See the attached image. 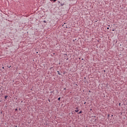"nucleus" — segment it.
I'll use <instances>...</instances> for the list:
<instances>
[{"mask_svg":"<svg viewBox=\"0 0 127 127\" xmlns=\"http://www.w3.org/2000/svg\"><path fill=\"white\" fill-rule=\"evenodd\" d=\"M78 114H82V111L79 112L78 113Z\"/></svg>","mask_w":127,"mask_h":127,"instance_id":"7ed1b4c3","label":"nucleus"},{"mask_svg":"<svg viewBox=\"0 0 127 127\" xmlns=\"http://www.w3.org/2000/svg\"><path fill=\"white\" fill-rule=\"evenodd\" d=\"M58 74H59V75H61V73H60V72L59 71H58Z\"/></svg>","mask_w":127,"mask_h":127,"instance_id":"f03ea898","label":"nucleus"},{"mask_svg":"<svg viewBox=\"0 0 127 127\" xmlns=\"http://www.w3.org/2000/svg\"><path fill=\"white\" fill-rule=\"evenodd\" d=\"M44 22L45 23H46V20H44Z\"/></svg>","mask_w":127,"mask_h":127,"instance_id":"423d86ee","label":"nucleus"},{"mask_svg":"<svg viewBox=\"0 0 127 127\" xmlns=\"http://www.w3.org/2000/svg\"><path fill=\"white\" fill-rule=\"evenodd\" d=\"M7 98V96H5V99H6Z\"/></svg>","mask_w":127,"mask_h":127,"instance_id":"0eeeda50","label":"nucleus"},{"mask_svg":"<svg viewBox=\"0 0 127 127\" xmlns=\"http://www.w3.org/2000/svg\"><path fill=\"white\" fill-rule=\"evenodd\" d=\"M75 112L76 113H78V112H79V110H78V108H76V110H75Z\"/></svg>","mask_w":127,"mask_h":127,"instance_id":"f257e3e1","label":"nucleus"},{"mask_svg":"<svg viewBox=\"0 0 127 127\" xmlns=\"http://www.w3.org/2000/svg\"><path fill=\"white\" fill-rule=\"evenodd\" d=\"M10 67H11V66H10L9 67V68H10Z\"/></svg>","mask_w":127,"mask_h":127,"instance_id":"ddd939ff","label":"nucleus"},{"mask_svg":"<svg viewBox=\"0 0 127 127\" xmlns=\"http://www.w3.org/2000/svg\"><path fill=\"white\" fill-rule=\"evenodd\" d=\"M54 1H56V0H54Z\"/></svg>","mask_w":127,"mask_h":127,"instance_id":"1a4fd4ad","label":"nucleus"},{"mask_svg":"<svg viewBox=\"0 0 127 127\" xmlns=\"http://www.w3.org/2000/svg\"><path fill=\"white\" fill-rule=\"evenodd\" d=\"M2 69H4V67L3 66V67H2Z\"/></svg>","mask_w":127,"mask_h":127,"instance_id":"6e6552de","label":"nucleus"},{"mask_svg":"<svg viewBox=\"0 0 127 127\" xmlns=\"http://www.w3.org/2000/svg\"><path fill=\"white\" fill-rule=\"evenodd\" d=\"M60 99H61V98H60V97L59 98H58V101H60Z\"/></svg>","mask_w":127,"mask_h":127,"instance_id":"39448f33","label":"nucleus"},{"mask_svg":"<svg viewBox=\"0 0 127 127\" xmlns=\"http://www.w3.org/2000/svg\"><path fill=\"white\" fill-rule=\"evenodd\" d=\"M61 6H63V5H64V4H61Z\"/></svg>","mask_w":127,"mask_h":127,"instance_id":"20e7f679","label":"nucleus"},{"mask_svg":"<svg viewBox=\"0 0 127 127\" xmlns=\"http://www.w3.org/2000/svg\"><path fill=\"white\" fill-rule=\"evenodd\" d=\"M64 90H66V88H64Z\"/></svg>","mask_w":127,"mask_h":127,"instance_id":"9b49d317","label":"nucleus"},{"mask_svg":"<svg viewBox=\"0 0 127 127\" xmlns=\"http://www.w3.org/2000/svg\"><path fill=\"white\" fill-rule=\"evenodd\" d=\"M107 29H109V27H108V28H107Z\"/></svg>","mask_w":127,"mask_h":127,"instance_id":"9d476101","label":"nucleus"},{"mask_svg":"<svg viewBox=\"0 0 127 127\" xmlns=\"http://www.w3.org/2000/svg\"><path fill=\"white\" fill-rule=\"evenodd\" d=\"M84 104H86V102H85Z\"/></svg>","mask_w":127,"mask_h":127,"instance_id":"f8f14e48","label":"nucleus"}]
</instances>
